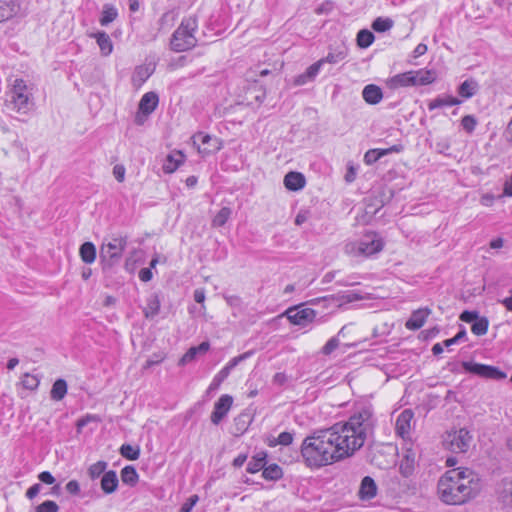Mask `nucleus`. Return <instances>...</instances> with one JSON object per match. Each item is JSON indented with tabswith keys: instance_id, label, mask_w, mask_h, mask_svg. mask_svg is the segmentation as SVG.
<instances>
[{
	"instance_id": "5701e85b",
	"label": "nucleus",
	"mask_w": 512,
	"mask_h": 512,
	"mask_svg": "<svg viewBox=\"0 0 512 512\" xmlns=\"http://www.w3.org/2000/svg\"><path fill=\"white\" fill-rule=\"evenodd\" d=\"M118 487V477L115 471L110 470L103 474L101 479V489L106 494H111Z\"/></svg>"
},
{
	"instance_id": "cd10ccee",
	"label": "nucleus",
	"mask_w": 512,
	"mask_h": 512,
	"mask_svg": "<svg viewBox=\"0 0 512 512\" xmlns=\"http://www.w3.org/2000/svg\"><path fill=\"white\" fill-rule=\"evenodd\" d=\"M253 355V351H247L243 354H240L234 358H232L219 372L218 374L223 375V378L226 379L231 370L235 368L239 363L245 361Z\"/></svg>"
},
{
	"instance_id": "2f4dec72",
	"label": "nucleus",
	"mask_w": 512,
	"mask_h": 512,
	"mask_svg": "<svg viewBox=\"0 0 512 512\" xmlns=\"http://www.w3.org/2000/svg\"><path fill=\"white\" fill-rule=\"evenodd\" d=\"M67 393V383L63 379H58L54 382L50 396L55 401L62 400Z\"/></svg>"
},
{
	"instance_id": "9d476101",
	"label": "nucleus",
	"mask_w": 512,
	"mask_h": 512,
	"mask_svg": "<svg viewBox=\"0 0 512 512\" xmlns=\"http://www.w3.org/2000/svg\"><path fill=\"white\" fill-rule=\"evenodd\" d=\"M287 318L294 325L305 326L314 321L316 317L315 310L311 308H289L286 311Z\"/></svg>"
},
{
	"instance_id": "9b49d317",
	"label": "nucleus",
	"mask_w": 512,
	"mask_h": 512,
	"mask_svg": "<svg viewBox=\"0 0 512 512\" xmlns=\"http://www.w3.org/2000/svg\"><path fill=\"white\" fill-rule=\"evenodd\" d=\"M233 404L232 396L222 395L214 404V410L211 414V422L218 425L228 414Z\"/></svg>"
},
{
	"instance_id": "aec40b11",
	"label": "nucleus",
	"mask_w": 512,
	"mask_h": 512,
	"mask_svg": "<svg viewBox=\"0 0 512 512\" xmlns=\"http://www.w3.org/2000/svg\"><path fill=\"white\" fill-rule=\"evenodd\" d=\"M362 97L366 103L376 105L383 99L381 88L375 84L366 85L362 91Z\"/></svg>"
},
{
	"instance_id": "ddd939ff",
	"label": "nucleus",
	"mask_w": 512,
	"mask_h": 512,
	"mask_svg": "<svg viewBox=\"0 0 512 512\" xmlns=\"http://www.w3.org/2000/svg\"><path fill=\"white\" fill-rule=\"evenodd\" d=\"M412 419L413 412L409 409H405L399 414L395 423V431L398 436H400L403 439L409 436Z\"/></svg>"
},
{
	"instance_id": "6e6552de",
	"label": "nucleus",
	"mask_w": 512,
	"mask_h": 512,
	"mask_svg": "<svg viewBox=\"0 0 512 512\" xmlns=\"http://www.w3.org/2000/svg\"><path fill=\"white\" fill-rule=\"evenodd\" d=\"M473 436L465 428L447 432L443 439L444 447L453 453H466L471 444Z\"/></svg>"
},
{
	"instance_id": "b1692460",
	"label": "nucleus",
	"mask_w": 512,
	"mask_h": 512,
	"mask_svg": "<svg viewBox=\"0 0 512 512\" xmlns=\"http://www.w3.org/2000/svg\"><path fill=\"white\" fill-rule=\"evenodd\" d=\"M209 343L202 342L198 346H194L188 349V351L181 357L179 364L185 365L189 362H192L198 354H204L209 350Z\"/></svg>"
},
{
	"instance_id": "052dcab7",
	"label": "nucleus",
	"mask_w": 512,
	"mask_h": 512,
	"mask_svg": "<svg viewBox=\"0 0 512 512\" xmlns=\"http://www.w3.org/2000/svg\"><path fill=\"white\" fill-rule=\"evenodd\" d=\"M42 486L41 484L39 483H36L34 485H32L27 491H26V497L28 499H33L35 498L39 493H40V490H41Z\"/></svg>"
},
{
	"instance_id": "bf43d9fd",
	"label": "nucleus",
	"mask_w": 512,
	"mask_h": 512,
	"mask_svg": "<svg viewBox=\"0 0 512 512\" xmlns=\"http://www.w3.org/2000/svg\"><path fill=\"white\" fill-rule=\"evenodd\" d=\"M287 381H288V377L283 372L276 373L273 376V380H272L273 384L278 385V386H283L284 384H286Z\"/></svg>"
},
{
	"instance_id": "4c0bfd02",
	"label": "nucleus",
	"mask_w": 512,
	"mask_h": 512,
	"mask_svg": "<svg viewBox=\"0 0 512 512\" xmlns=\"http://www.w3.org/2000/svg\"><path fill=\"white\" fill-rule=\"evenodd\" d=\"M231 209L229 207H223L220 209V211L215 215V217L212 220V226L213 227H222L226 224L228 219L231 216Z\"/></svg>"
},
{
	"instance_id": "393cba45",
	"label": "nucleus",
	"mask_w": 512,
	"mask_h": 512,
	"mask_svg": "<svg viewBox=\"0 0 512 512\" xmlns=\"http://www.w3.org/2000/svg\"><path fill=\"white\" fill-rule=\"evenodd\" d=\"M17 8L14 1L0 0V23L13 18L17 14Z\"/></svg>"
},
{
	"instance_id": "c9c22d12",
	"label": "nucleus",
	"mask_w": 512,
	"mask_h": 512,
	"mask_svg": "<svg viewBox=\"0 0 512 512\" xmlns=\"http://www.w3.org/2000/svg\"><path fill=\"white\" fill-rule=\"evenodd\" d=\"M414 466H415L414 456L407 454L403 457V459L400 462V465H399L400 473L404 477H409L414 471Z\"/></svg>"
},
{
	"instance_id": "c85d7f7f",
	"label": "nucleus",
	"mask_w": 512,
	"mask_h": 512,
	"mask_svg": "<svg viewBox=\"0 0 512 512\" xmlns=\"http://www.w3.org/2000/svg\"><path fill=\"white\" fill-rule=\"evenodd\" d=\"M79 254L82 261L86 264H91L96 259V248L91 242H85L80 246Z\"/></svg>"
},
{
	"instance_id": "7ed1b4c3",
	"label": "nucleus",
	"mask_w": 512,
	"mask_h": 512,
	"mask_svg": "<svg viewBox=\"0 0 512 512\" xmlns=\"http://www.w3.org/2000/svg\"><path fill=\"white\" fill-rule=\"evenodd\" d=\"M198 28L197 18L189 16L181 21L170 40V48L175 52H184L196 46L195 32Z\"/></svg>"
},
{
	"instance_id": "603ef678",
	"label": "nucleus",
	"mask_w": 512,
	"mask_h": 512,
	"mask_svg": "<svg viewBox=\"0 0 512 512\" xmlns=\"http://www.w3.org/2000/svg\"><path fill=\"white\" fill-rule=\"evenodd\" d=\"M199 498L197 495L190 496L181 506L180 512H190L198 502Z\"/></svg>"
},
{
	"instance_id": "7c9ffc66",
	"label": "nucleus",
	"mask_w": 512,
	"mask_h": 512,
	"mask_svg": "<svg viewBox=\"0 0 512 512\" xmlns=\"http://www.w3.org/2000/svg\"><path fill=\"white\" fill-rule=\"evenodd\" d=\"M266 458V452L262 451L257 453L255 456L252 457V459L248 463L247 472L253 474L262 470L266 465Z\"/></svg>"
},
{
	"instance_id": "680f3d73",
	"label": "nucleus",
	"mask_w": 512,
	"mask_h": 512,
	"mask_svg": "<svg viewBox=\"0 0 512 512\" xmlns=\"http://www.w3.org/2000/svg\"><path fill=\"white\" fill-rule=\"evenodd\" d=\"M153 275L150 268H143L139 271V278L143 282H148L152 279Z\"/></svg>"
},
{
	"instance_id": "f704fd0d",
	"label": "nucleus",
	"mask_w": 512,
	"mask_h": 512,
	"mask_svg": "<svg viewBox=\"0 0 512 512\" xmlns=\"http://www.w3.org/2000/svg\"><path fill=\"white\" fill-rule=\"evenodd\" d=\"M477 83L476 81L469 79L465 80L458 88V93L463 98H471L477 90Z\"/></svg>"
},
{
	"instance_id": "a878e982",
	"label": "nucleus",
	"mask_w": 512,
	"mask_h": 512,
	"mask_svg": "<svg viewBox=\"0 0 512 512\" xmlns=\"http://www.w3.org/2000/svg\"><path fill=\"white\" fill-rule=\"evenodd\" d=\"M460 103H461V100H459L458 98L450 96V95H445V96H440V97H437V98L431 100L428 103V109L430 111H432L434 109L445 107V106L459 105Z\"/></svg>"
},
{
	"instance_id": "864d4df0",
	"label": "nucleus",
	"mask_w": 512,
	"mask_h": 512,
	"mask_svg": "<svg viewBox=\"0 0 512 512\" xmlns=\"http://www.w3.org/2000/svg\"><path fill=\"white\" fill-rule=\"evenodd\" d=\"M322 66V62L318 60L317 62H315L314 64L307 68V70L305 71L306 76H308V78H310L313 81L317 74L319 73Z\"/></svg>"
},
{
	"instance_id": "338daca9",
	"label": "nucleus",
	"mask_w": 512,
	"mask_h": 512,
	"mask_svg": "<svg viewBox=\"0 0 512 512\" xmlns=\"http://www.w3.org/2000/svg\"><path fill=\"white\" fill-rule=\"evenodd\" d=\"M312 80L310 78H308V76H306V72H304L303 74H300L298 75L295 79H294V84L297 85V86H301V85H304L308 82H311Z\"/></svg>"
},
{
	"instance_id": "f03ea898",
	"label": "nucleus",
	"mask_w": 512,
	"mask_h": 512,
	"mask_svg": "<svg viewBox=\"0 0 512 512\" xmlns=\"http://www.w3.org/2000/svg\"><path fill=\"white\" fill-rule=\"evenodd\" d=\"M478 490V478L468 468L448 470L438 481V494L441 500L447 504H463Z\"/></svg>"
},
{
	"instance_id": "13d9d810",
	"label": "nucleus",
	"mask_w": 512,
	"mask_h": 512,
	"mask_svg": "<svg viewBox=\"0 0 512 512\" xmlns=\"http://www.w3.org/2000/svg\"><path fill=\"white\" fill-rule=\"evenodd\" d=\"M113 175L118 182H123L125 178V167L123 165H115Z\"/></svg>"
},
{
	"instance_id": "f257e3e1",
	"label": "nucleus",
	"mask_w": 512,
	"mask_h": 512,
	"mask_svg": "<svg viewBox=\"0 0 512 512\" xmlns=\"http://www.w3.org/2000/svg\"><path fill=\"white\" fill-rule=\"evenodd\" d=\"M377 417L373 406L359 403L347 421L307 436L300 447L309 468H321L351 457L374 435Z\"/></svg>"
},
{
	"instance_id": "f3484780",
	"label": "nucleus",
	"mask_w": 512,
	"mask_h": 512,
	"mask_svg": "<svg viewBox=\"0 0 512 512\" xmlns=\"http://www.w3.org/2000/svg\"><path fill=\"white\" fill-rule=\"evenodd\" d=\"M154 67L151 64L137 66L132 74V84L134 87H141L145 81L152 75Z\"/></svg>"
},
{
	"instance_id": "72a5a7b5",
	"label": "nucleus",
	"mask_w": 512,
	"mask_h": 512,
	"mask_svg": "<svg viewBox=\"0 0 512 512\" xmlns=\"http://www.w3.org/2000/svg\"><path fill=\"white\" fill-rule=\"evenodd\" d=\"M138 478L137 471L133 466H126L121 471V480L125 484L134 486L138 482Z\"/></svg>"
},
{
	"instance_id": "79ce46f5",
	"label": "nucleus",
	"mask_w": 512,
	"mask_h": 512,
	"mask_svg": "<svg viewBox=\"0 0 512 512\" xmlns=\"http://www.w3.org/2000/svg\"><path fill=\"white\" fill-rule=\"evenodd\" d=\"M393 20L390 18L378 17L372 23V28L376 32H385L392 28Z\"/></svg>"
},
{
	"instance_id": "09e8293b",
	"label": "nucleus",
	"mask_w": 512,
	"mask_h": 512,
	"mask_svg": "<svg viewBox=\"0 0 512 512\" xmlns=\"http://www.w3.org/2000/svg\"><path fill=\"white\" fill-rule=\"evenodd\" d=\"M22 385L26 389L34 390L39 385V380L36 376L26 373L22 378Z\"/></svg>"
},
{
	"instance_id": "bb28decb",
	"label": "nucleus",
	"mask_w": 512,
	"mask_h": 512,
	"mask_svg": "<svg viewBox=\"0 0 512 512\" xmlns=\"http://www.w3.org/2000/svg\"><path fill=\"white\" fill-rule=\"evenodd\" d=\"M103 56H108L113 51V44L109 35L105 32H97L93 35Z\"/></svg>"
},
{
	"instance_id": "4468645a",
	"label": "nucleus",
	"mask_w": 512,
	"mask_h": 512,
	"mask_svg": "<svg viewBox=\"0 0 512 512\" xmlns=\"http://www.w3.org/2000/svg\"><path fill=\"white\" fill-rule=\"evenodd\" d=\"M430 314L431 310L429 308H420L413 311L410 318L406 321L405 327L413 331L420 329Z\"/></svg>"
},
{
	"instance_id": "4be33fe9",
	"label": "nucleus",
	"mask_w": 512,
	"mask_h": 512,
	"mask_svg": "<svg viewBox=\"0 0 512 512\" xmlns=\"http://www.w3.org/2000/svg\"><path fill=\"white\" fill-rule=\"evenodd\" d=\"M376 493L377 486L375 481L369 476L364 477L360 485L359 497L362 500H370L376 496Z\"/></svg>"
},
{
	"instance_id": "1a4fd4ad",
	"label": "nucleus",
	"mask_w": 512,
	"mask_h": 512,
	"mask_svg": "<svg viewBox=\"0 0 512 512\" xmlns=\"http://www.w3.org/2000/svg\"><path fill=\"white\" fill-rule=\"evenodd\" d=\"M462 366L465 371L483 378L497 380L506 378V373L494 366L473 362H463Z\"/></svg>"
},
{
	"instance_id": "4d7b16f0",
	"label": "nucleus",
	"mask_w": 512,
	"mask_h": 512,
	"mask_svg": "<svg viewBox=\"0 0 512 512\" xmlns=\"http://www.w3.org/2000/svg\"><path fill=\"white\" fill-rule=\"evenodd\" d=\"M65 489L71 495H79L80 493V485L76 480H70L66 484Z\"/></svg>"
},
{
	"instance_id": "a19ab883",
	"label": "nucleus",
	"mask_w": 512,
	"mask_h": 512,
	"mask_svg": "<svg viewBox=\"0 0 512 512\" xmlns=\"http://www.w3.org/2000/svg\"><path fill=\"white\" fill-rule=\"evenodd\" d=\"M120 453L128 460H137L140 456V449L130 444H123L120 448Z\"/></svg>"
},
{
	"instance_id": "f8f14e48",
	"label": "nucleus",
	"mask_w": 512,
	"mask_h": 512,
	"mask_svg": "<svg viewBox=\"0 0 512 512\" xmlns=\"http://www.w3.org/2000/svg\"><path fill=\"white\" fill-rule=\"evenodd\" d=\"M497 500L504 509L512 510V478H504L496 489Z\"/></svg>"
},
{
	"instance_id": "c03bdc74",
	"label": "nucleus",
	"mask_w": 512,
	"mask_h": 512,
	"mask_svg": "<svg viewBox=\"0 0 512 512\" xmlns=\"http://www.w3.org/2000/svg\"><path fill=\"white\" fill-rule=\"evenodd\" d=\"M107 468V462L105 461H98L94 464H92L88 469V475L91 479H96L100 475L105 473V470Z\"/></svg>"
},
{
	"instance_id": "473e14b6",
	"label": "nucleus",
	"mask_w": 512,
	"mask_h": 512,
	"mask_svg": "<svg viewBox=\"0 0 512 512\" xmlns=\"http://www.w3.org/2000/svg\"><path fill=\"white\" fill-rule=\"evenodd\" d=\"M262 476L266 480L276 481L282 478L283 471L279 465L270 464L268 466H264Z\"/></svg>"
},
{
	"instance_id": "37998d69",
	"label": "nucleus",
	"mask_w": 512,
	"mask_h": 512,
	"mask_svg": "<svg viewBox=\"0 0 512 512\" xmlns=\"http://www.w3.org/2000/svg\"><path fill=\"white\" fill-rule=\"evenodd\" d=\"M346 56V51L342 49L334 52H329L326 57L321 58L319 61L322 62V65L325 63L336 64L345 59Z\"/></svg>"
},
{
	"instance_id": "6ab92c4d",
	"label": "nucleus",
	"mask_w": 512,
	"mask_h": 512,
	"mask_svg": "<svg viewBox=\"0 0 512 512\" xmlns=\"http://www.w3.org/2000/svg\"><path fill=\"white\" fill-rule=\"evenodd\" d=\"M185 156L181 151H174L166 156L162 169L165 173L170 174L184 162Z\"/></svg>"
},
{
	"instance_id": "20e7f679",
	"label": "nucleus",
	"mask_w": 512,
	"mask_h": 512,
	"mask_svg": "<svg viewBox=\"0 0 512 512\" xmlns=\"http://www.w3.org/2000/svg\"><path fill=\"white\" fill-rule=\"evenodd\" d=\"M8 96L13 109L21 114H27L34 106L32 88L21 78L10 80Z\"/></svg>"
},
{
	"instance_id": "de8ad7c7",
	"label": "nucleus",
	"mask_w": 512,
	"mask_h": 512,
	"mask_svg": "<svg viewBox=\"0 0 512 512\" xmlns=\"http://www.w3.org/2000/svg\"><path fill=\"white\" fill-rule=\"evenodd\" d=\"M337 299L340 301L341 304H343L361 300L362 296L357 292L349 291L339 294Z\"/></svg>"
},
{
	"instance_id": "ea45409f",
	"label": "nucleus",
	"mask_w": 512,
	"mask_h": 512,
	"mask_svg": "<svg viewBox=\"0 0 512 512\" xmlns=\"http://www.w3.org/2000/svg\"><path fill=\"white\" fill-rule=\"evenodd\" d=\"M488 325L489 322L486 317H479L472 323L471 331L477 336H482L487 333Z\"/></svg>"
},
{
	"instance_id": "3c124183",
	"label": "nucleus",
	"mask_w": 512,
	"mask_h": 512,
	"mask_svg": "<svg viewBox=\"0 0 512 512\" xmlns=\"http://www.w3.org/2000/svg\"><path fill=\"white\" fill-rule=\"evenodd\" d=\"M461 125L468 133H472L477 125V121L474 116L466 115L462 118Z\"/></svg>"
},
{
	"instance_id": "0e129e2a",
	"label": "nucleus",
	"mask_w": 512,
	"mask_h": 512,
	"mask_svg": "<svg viewBox=\"0 0 512 512\" xmlns=\"http://www.w3.org/2000/svg\"><path fill=\"white\" fill-rule=\"evenodd\" d=\"M93 419L94 417L91 415H87L83 418H80L76 423L77 431L81 432L82 428L85 427Z\"/></svg>"
},
{
	"instance_id": "0eeeda50",
	"label": "nucleus",
	"mask_w": 512,
	"mask_h": 512,
	"mask_svg": "<svg viewBox=\"0 0 512 512\" xmlns=\"http://www.w3.org/2000/svg\"><path fill=\"white\" fill-rule=\"evenodd\" d=\"M127 246L126 237H112L109 241L103 242L100 248V259L104 269L111 268L122 258V254Z\"/></svg>"
},
{
	"instance_id": "dca6fc26",
	"label": "nucleus",
	"mask_w": 512,
	"mask_h": 512,
	"mask_svg": "<svg viewBox=\"0 0 512 512\" xmlns=\"http://www.w3.org/2000/svg\"><path fill=\"white\" fill-rule=\"evenodd\" d=\"M158 103V95L155 92H147L139 102V112L148 116L157 108Z\"/></svg>"
},
{
	"instance_id": "c756f323",
	"label": "nucleus",
	"mask_w": 512,
	"mask_h": 512,
	"mask_svg": "<svg viewBox=\"0 0 512 512\" xmlns=\"http://www.w3.org/2000/svg\"><path fill=\"white\" fill-rule=\"evenodd\" d=\"M196 138L201 141L203 146L209 145L210 147H204L203 151L205 153H210L213 151H218L221 149V143L217 138H212L208 134L199 133Z\"/></svg>"
},
{
	"instance_id": "774afa93",
	"label": "nucleus",
	"mask_w": 512,
	"mask_h": 512,
	"mask_svg": "<svg viewBox=\"0 0 512 512\" xmlns=\"http://www.w3.org/2000/svg\"><path fill=\"white\" fill-rule=\"evenodd\" d=\"M503 194L506 196H512V176L505 182Z\"/></svg>"
},
{
	"instance_id": "49530a36",
	"label": "nucleus",
	"mask_w": 512,
	"mask_h": 512,
	"mask_svg": "<svg viewBox=\"0 0 512 512\" xmlns=\"http://www.w3.org/2000/svg\"><path fill=\"white\" fill-rule=\"evenodd\" d=\"M59 506L52 500H46L35 509V512H58Z\"/></svg>"
},
{
	"instance_id": "5fc2aeb1",
	"label": "nucleus",
	"mask_w": 512,
	"mask_h": 512,
	"mask_svg": "<svg viewBox=\"0 0 512 512\" xmlns=\"http://www.w3.org/2000/svg\"><path fill=\"white\" fill-rule=\"evenodd\" d=\"M479 318L476 311H463L460 315V320L467 323H473Z\"/></svg>"
},
{
	"instance_id": "a211bd4d",
	"label": "nucleus",
	"mask_w": 512,
	"mask_h": 512,
	"mask_svg": "<svg viewBox=\"0 0 512 512\" xmlns=\"http://www.w3.org/2000/svg\"><path fill=\"white\" fill-rule=\"evenodd\" d=\"M306 184L305 177L300 172L291 171L284 177V186L291 191H298L304 188Z\"/></svg>"
},
{
	"instance_id": "58836bf2",
	"label": "nucleus",
	"mask_w": 512,
	"mask_h": 512,
	"mask_svg": "<svg viewBox=\"0 0 512 512\" xmlns=\"http://www.w3.org/2000/svg\"><path fill=\"white\" fill-rule=\"evenodd\" d=\"M374 41V35L369 30H360L357 34V44L361 48L369 47Z\"/></svg>"
},
{
	"instance_id": "2eb2a0df",
	"label": "nucleus",
	"mask_w": 512,
	"mask_h": 512,
	"mask_svg": "<svg viewBox=\"0 0 512 512\" xmlns=\"http://www.w3.org/2000/svg\"><path fill=\"white\" fill-rule=\"evenodd\" d=\"M403 150V145L396 144L387 149H371L368 150L364 155V161L367 164H373L378 161L381 157L390 153H399Z\"/></svg>"
},
{
	"instance_id": "e2e57ef3",
	"label": "nucleus",
	"mask_w": 512,
	"mask_h": 512,
	"mask_svg": "<svg viewBox=\"0 0 512 512\" xmlns=\"http://www.w3.org/2000/svg\"><path fill=\"white\" fill-rule=\"evenodd\" d=\"M225 379L223 378V375H220V374H216L209 386V390H216L219 388V386L221 385V383L224 381Z\"/></svg>"
},
{
	"instance_id": "6e6d98bb",
	"label": "nucleus",
	"mask_w": 512,
	"mask_h": 512,
	"mask_svg": "<svg viewBox=\"0 0 512 512\" xmlns=\"http://www.w3.org/2000/svg\"><path fill=\"white\" fill-rule=\"evenodd\" d=\"M38 479L47 485H53L56 482L55 477L49 471H43L38 475Z\"/></svg>"
},
{
	"instance_id": "8fccbe9b",
	"label": "nucleus",
	"mask_w": 512,
	"mask_h": 512,
	"mask_svg": "<svg viewBox=\"0 0 512 512\" xmlns=\"http://www.w3.org/2000/svg\"><path fill=\"white\" fill-rule=\"evenodd\" d=\"M339 344H340V342L337 337L330 338L327 341V343L322 347V349H321L322 354L330 355L332 352H334L338 348Z\"/></svg>"
},
{
	"instance_id": "412c9836",
	"label": "nucleus",
	"mask_w": 512,
	"mask_h": 512,
	"mask_svg": "<svg viewBox=\"0 0 512 512\" xmlns=\"http://www.w3.org/2000/svg\"><path fill=\"white\" fill-rule=\"evenodd\" d=\"M161 307L160 298L157 293H152L146 299V305L143 308V314L147 319H153L159 314Z\"/></svg>"
},
{
	"instance_id": "423d86ee",
	"label": "nucleus",
	"mask_w": 512,
	"mask_h": 512,
	"mask_svg": "<svg viewBox=\"0 0 512 512\" xmlns=\"http://www.w3.org/2000/svg\"><path fill=\"white\" fill-rule=\"evenodd\" d=\"M436 75L431 70H411L408 72L397 74L387 81V85L391 89H398L409 86L428 85L435 81Z\"/></svg>"
},
{
	"instance_id": "a18cd8bd",
	"label": "nucleus",
	"mask_w": 512,
	"mask_h": 512,
	"mask_svg": "<svg viewBox=\"0 0 512 512\" xmlns=\"http://www.w3.org/2000/svg\"><path fill=\"white\" fill-rule=\"evenodd\" d=\"M293 434L290 432H282L277 438L269 442V446L275 447L277 445L288 446L293 442Z\"/></svg>"
},
{
	"instance_id": "e433bc0d",
	"label": "nucleus",
	"mask_w": 512,
	"mask_h": 512,
	"mask_svg": "<svg viewBox=\"0 0 512 512\" xmlns=\"http://www.w3.org/2000/svg\"><path fill=\"white\" fill-rule=\"evenodd\" d=\"M118 16L117 10L111 5H104L100 24L106 26L113 22Z\"/></svg>"
},
{
	"instance_id": "39448f33",
	"label": "nucleus",
	"mask_w": 512,
	"mask_h": 512,
	"mask_svg": "<svg viewBox=\"0 0 512 512\" xmlns=\"http://www.w3.org/2000/svg\"><path fill=\"white\" fill-rule=\"evenodd\" d=\"M384 243L378 234L369 232L356 241H349L344 246V251L352 257H369L379 253Z\"/></svg>"
},
{
	"instance_id": "69168bd1",
	"label": "nucleus",
	"mask_w": 512,
	"mask_h": 512,
	"mask_svg": "<svg viewBox=\"0 0 512 512\" xmlns=\"http://www.w3.org/2000/svg\"><path fill=\"white\" fill-rule=\"evenodd\" d=\"M494 200H495V197L494 195L492 194H484L481 199H480V203L483 205V206H486V207H490L493 205L494 203Z\"/></svg>"
}]
</instances>
